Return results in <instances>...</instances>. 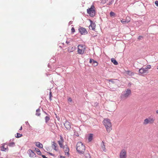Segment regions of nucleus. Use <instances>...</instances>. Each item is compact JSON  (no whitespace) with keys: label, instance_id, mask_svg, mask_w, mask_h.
Here are the masks:
<instances>
[{"label":"nucleus","instance_id":"1","mask_svg":"<svg viewBox=\"0 0 158 158\" xmlns=\"http://www.w3.org/2000/svg\"><path fill=\"white\" fill-rule=\"evenodd\" d=\"M151 68V66L150 65H147L145 67H143L139 69V73L140 75H147L149 73L148 69Z\"/></svg>","mask_w":158,"mask_h":158},{"label":"nucleus","instance_id":"2","mask_svg":"<svg viewBox=\"0 0 158 158\" xmlns=\"http://www.w3.org/2000/svg\"><path fill=\"white\" fill-rule=\"evenodd\" d=\"M76 150L79 153H83L85 150V146L81 142H79L76 145Z\"/></svg>","mask_w":158,"mask_h":158},{"label":"nucleus","instance_id":"3","mask_svg":"<svg viewBox=\"0 0 158 158\" xmlns=\"http://www.w3.org/2000/svg\"><path fill=\"white\" fill-rule=\"evenodd\" d=\"M103 122L107 131L109 132L112 130V125L110 120L108 119H105Z\"/></svg>","mask_w":158,"mask_h":158},{"label":"nucleus","instance_id":"4","mask_svg":"<svg viewBox=\"0 0 158 158\" xmlns=\"http://www.w3.org/2000/svg\"><path fill=\"white\" fill-rule=\"evenodd\" d=\"M87 12L91 17H94L95 14V7L92 5L90 8L87 9Z\"/></svg>","mask_w":158,"mask_h":158},{"label":"nucleus","instance_id":"5","mask_svg":"<svg viewBox=\"0 0 158 158\" xmlns=\"http://www.w3.org/2000/svg\"><path fill=\"white\" fill-rule=\"evenodd\" d=\"M86 48L85 46L83 45H79L77 47V52L79 54H82L84 53Z\"/></svg>","mask_w":158,"mask_h":158},{"label":"nucleus","instance_id":"6","mask_svg":"<svg viewBox=\"0 0 158 158\" xmlns=\"http://www.w3.org/2000/svg\"><path fill=\"white\" fill-rule=\"evenodd\" d=\"M155 119L149 117L145 119L143 122V124L146 125L148 124H152L154 123Z\"/></svg>","mask_w":158,"mask_h":158},{"label":"nucleus","instance_id":"7","mask_svg":"<svg viewBox=\"0 0 158 158\" xmlns=\"http://www.w3.org/2000/svg\"><path fill=\"white\" fill-rule=\"evenodd\" d=\"M119 158H126L127 157V152L125 149L122 150L119 153Z\"/></svg>","mask_w":158,"mask_h":158},{"label":"nucleus","instance_id":"8","mask_svg":"<svg viewBox=\"0 0 158 158\" xmlns=\"http://www.w3.org/2000/svg\"><path fill=\"white\" fill-rule=\"evenodd\" d=\"M78 30L81 35H85L88 33V31L86 29L82 27H80Z\"/></svg>","mask_w":158,"mask_h":158},{"label":"nucleus","instance_id":"9","mask_svg":"<svg viewBox=\"0 0 158 158\" xmlns=\"http://www.w3.org/2000/svg\"><path fill=\"white\" fill-rule=\"evenodd\" d=\"M62 148H63L64 151L65 153V155L69 156V149L68 146L67 145H65Z\"/></svg>","mask_w":158,"mask_h":158},{"label":"nucleus","instance_id":"10","mask_svg":"<svg viewBox=\"0 0 158 158\" xmlns=\"http://www.w3.org/2000/svg\"><path fill=\"white\" fill-rule=\"evenodd\" d=\"M89 21L90 22V24L89 26V28L90 30H94L96 27V24L91 20L89 19Z\"/></svg>","mask_w":158,"mask_h":158},{"label":"nucleus","instance_id":"11","mask_svg":"<svg viewBox=\"0 0 158 158\" xmlns=\"http://www.w3.org/2000/svg\"><path fill=\"white\" fill-rule=\"evenodd\" d=\"M131 93V90L130 89H127L124 92L123 96L125 98H127L130 96Z\"/></svg>","mask_w":158,"mask_h":158},{"label":"nucleus","instance_id":"12","mask_svg":"<svg viewBox=\"0 0 158 158\" xmlns=\"http://www.w3.org/2000/svg\"><path fill=\"white\" fill-rule=\"evenodd\" d=\"M65 128L67 130H69L71 128V123L69 122L66 121L64 124Z\"/></svg>","mask_w":158,"mask_h":158},{"label":"nucleus","instance_id":"13","mask_svg":"<svg viewBox=\"0 0 158 158\" xmlns=\"http://www.w3.org/2000/svg\"><path fill=\"white\" fill-rule=\"evenodd\" d=\"M130 21V18L128 17L127 16L126 18V19H123L121 21V23L123 24H126L128 23Z\"/></svg>","mask_w":158,"mask_h":158},{"label":"nucleus","instance_id":"14","mask_svg":"<svg viewBox=\"0 0 158 158\" xmlns=\"http://www.w3.org/2000/svg\"><path fill=\"white\" fill-rule=\"evenodd\" d=\"M64 139L62 137V136H60V140L58 141V143L60 145V147L61 148H63V143H64Z\"/></svg>","mask_w":158,"mask_h":158},{"label":"nucleus","instance_id":"15","mask_svg":"<svg viewBox=\"0 0 158 158\" xmlns=\"http://www.w3.org/2000/svg\"><path fill=\"white\" fill-rule=\"evenodd\" d=\"M28 154L29 155V156L30 157H35V154L34 152L32 151V150L31 149H29L28 151Z\"/></svg>","mask_w":158,"mask_h":158},{"label":"nucleus","instance_id":"16","mask_svg":"<svg viewBox=\"0 0 158 158\" xmlns=\"http://www.w3.org/2000/svg\"><path fill=\"white\" fill-rule=\"evenodd\" d=\"M35 145L39 148H43V144L39 142H37L35 143Z\"/></svg>","mask_w":158,"mask_h":158},{"label":"nucleus","instance_id":"17","mask_svg":"<svg viewBox=\"0 0 158 158\" xmlns=\"http://www.w3.org/2000/svg\"><path fill=\"white\" fill-rule=\"evenodd\" d=\"M57 144L54 142H53V144H52V147L55 150L57 151Z\"/></svg>","mask_w":158,"mask_h":158},{"label":"nucleus","instance_id":"18","mask_svg":"<svg viewBox=\"0 0 158 158\" xmlns=\"http://www.w3.org/2000/svg\"><path fill=\"white\" fill-rule=\"evenodd\" d=\"M93 134H90L89 135L88 137V140L89 141V142L91 141L93 139Z\"/></svg>","mask_w":158,"mask_h":158},{"label":"nucleus","instance_id":"19","mask_svg":"<svg viewBox=\"0 0 158 158\" xmlns=\"http://www.w3.org/2000/svg\"><path fill=\"white\" fill-rule=\"evenodd\" d=\"M83 158H91L90 154L89 153H85Z\"/></svg>","mask_w":158,"mask_h":158},{"label":"nucleus","instance_id":"20","mask_svg":"<svg viewBox=\"0 0 158 158\" xmlns=\"http://www.w3.org/2000/svg\"><path fill=\"white\" fill-rule=\"evenodd\" d=\"M111 61L113 62L114 64L115 65H117L118 64V62L114 58H112L111 59Z\"/></svg>","mask_w":158,"mask_h":158},{"label":"nucleus","instance_id":"21","mask_svg":"<svg viewBox=\"0 0 158 158\" xmlns=\"http://www.w3.org/2000/svg\"><path fill=\"white\" fill-rule=\"evenodd\" d=\"M74 51V48L73 47H70L68 48V51L69 52H71Z\"/></svg>","mask_w":158,"mask_h":158},{"label":"nucleus","instance_id":"22","mask_svg":"<svg viewBox=\"0 0 158 158\" xmlns=\"http://www.w3.org/2000/svg\"><path fill=\"white\" fill-rule=\"evenodd\" d=\"M35 150L36 151V153L39 155H41V152L40 150L39 149L37 148H35Z\"/></svg>","mask_w":158,"mask_h":158},{"label":"nucleus","instance_id":"23","mask_svg":"<svg viewBox=\"0 0 158 158\" xmlns=\"http://www.w3.org/2000/svg\"><path fill=\"white\" fill-rule=\"evenodd\" d=\"M6 148H5L4 147V145L2 144L1 147V150L3 151H6Z\"/></svg>","mask_w":158,"mask_h":158},{"label":"nucleus","instance_id":"24","mask_svg":"<svg viewBox=\"0 0 158 158\" xmlns=\"http://www.w3.org/2000/svg\"><path fill=\"white\" fill-rule=\"evenodd\" d=\"M110 17H115V14L113 12L111 11L110 13Z\"/></svg>","mask_w":158,"mask_h":158},{"label":"nucleus","instance_id":"25","mask_svg":"<svg viewBox=\"0 0 158 158\" xmlns=\"http://www.w3.org/2000/svg\"><path fill=\"white\" fill-rule=\"evenodd\" d=\"M102 143H103V145L102 146V148L103 151H105L106 150L105 146L104 144V143L103 141L102 142Z\"/></svg>","mask_w":158,"mask_h":158},{"label":"nucleus","instance_id":"26","mask_svg":"<svg viewBox=\"0 0 158 158\" xmlns=\"http://www.w3.org/2000/svg\"><path fill=\"white\" fill-rule=\"evenodd\" d=\"M40 110L39 109H37L36 110V115L39 116L40 115Z\"/></svg>","mask_w":158,"mask_h":158},{"label":"nucleus","instance_id":"27","mask_svg":"<svg viewBox=\"0 0 158 158\" xmlns=\"http://www.w3.org/2000/svg\"><path fill=\"white\" fill-rule=\"evenodd\" d=\"M22 134H19V133H17L16 134V135H15V136L16 137L18 138H19V137H22Z\"/></svg>","mask_w":158,"mask_h":158},{"label":"nucleus","instance_id":"28","mask_svg":"<svg viewBox=\"0 0 158 158\" xmlns=\"http://www.w3.org/2000/svg\"><path fill=\"white\" fill-rule=\"evenodd\" d=\"M98 63L95 61L94 60V61H93V63H92V64L95 66H97L98 65Z\"/></svg>","mask_w":158,"mask_h":158},{"label":"nucleus","instance_id":"29","mask_svg":"<svg viewBox=\"0 0 158 158\" xmlns=\"http://www.w3.org/2000/svg\"><path fill=\"white\" fill-rule=\"evenodd\" d=\"M45 120L46 122L47 123L50 120V118L48 116H46L45 117Z\"/></svg>","mask_w":158,"mask_h":158},{"label":"nucleus","instance_id":"30","mask_svg":"<svg viewBox=\"0 0 158 158\" xmlns=\"http://www.w3.org/2000/svg\"><path fill=\"white\" fill-rule=\"evenodd\" d=\"M117 80L116 79H111L109 80V81L110 82L112 83H114L115 82V81Z\"/></svg>","mask_w":158,"mask_h":158},{"label":"nucleus","instance_id":"31","mask_svg":"<svg viewBox=\"0 0 158 158\" xmlns=\"http://www.w3.org/2000/svg\"><path fill=\"white\" fill-rule=\"evenodd\" d=\"M52 97V92L50 91V94H49V99L50 101L51 100H52L51 98Z\"/></svg>","mask_w":158,"mask_h":158},{"label":"nucleus","instance_id":"32","mask_svg":"<svg viewBox=\"0 0 158 158\" xmlns=\"http://www.w3.org/2000/svg\"><path fill=\"white\" fill-rule=\"evenodd\" d=\"M108 0H102L101 3L102 4H104L106 3Z\"/></svg>","mask_w":158,"mask_h":158},{"label":"nucleus","instance_id":"33","mask_svg":"<svg viewBox=\"0 0 158 158\" xmlns=\"http://www.w3.org/2000/svg\"><path fill=\"white\" fill-rule=\"evenodd\" d=\"M71 31L72 33H74L75 32V30L74 27H72L71 29Z\"/></svg>","mask_w":158,"mask_h":158},{"label":"nucleus","instance_id":"34","mask_svg":"<svg viewBox=\"0 0 158 158\" xmlns=\"http://www.w3.org/2000/svg\"><path fill=\"white\" fill-rule=\"evenodd\" d=\"M15 145V143H10V144H9V146H14V145Z\"/></svg>","mask_w":158,"mask_h":158},{"label":"nucleus","instance_id":"35","mask_svg":"<svg viewBox=\"0 0 158 158\" xmlns=\"http://www.w3.org/2000/svg\"><path fill=\"white\" fill-rule=\"evenodd\" d=\"M69 102H72V99L71 98H69L68 99Z\"/></svg>","mask_w":158,"mask_h":158},{"label":"nucleus","instance_id":"36","mask_svg":"<svg viewBox=\"0 0 158 158\" xmlns=\"http://www.w3.org/2000/svg\"><path fill=\"white\" fill-rule=\"evenodd\" d=\"M93 61H94V60L92 59H90L89 60V62L91 63H93Z\"/></svg>","mask_w":158,"mask_h":158},{"label":"nucleus","instance_id":"37","mask_svg":"<svg viewBox=\"0 0 158 158\" xmlns=\"http://www.w3.org/2000/svg\"><path fill=\"white\" fill-rule=\"evenodd\" d=\"M155 4L156 5L158 6V1H156L155 2Z\"/></svg>","mask_w":158,"mask_h":158},{"label":"nucleus","instance_id":"38","mask_svg":"<svg viewBox=\"0 0 158 158\" xmlns=\"http://www.w3.org/2000/svg\"><path fill=\"white\" fill-rule=\"evenodd\" d=\"M42 156L43 158H47L45 155H42Z\"/></svg>","mask_w":158,"mask_h":158},{"label":"nucleus","instance_id":"39","mask_svg":"<svg viewBox=\"0 0 158 158\" xmlns=\"http://www.w3.org/2000/svg\"><path fill=\"white\" fill-rule=\"evenodd\" d=\"M142 37L141 36H139V37L138 39H141V38H142Z\"/></svg>","mask_w":158,"mask_h":158},{"label":"nucleus","instance_id":"40","mask_svg":"<svg viewBox=\"0 0 158 158\" xmlns=\"http://www.w3.org/2000/svg\"><path fill=\"white\" fill-rule=\"evenodd\" d=\"M59 158H65V157L64 156H60Z\"/></svg>","mask_w":158,"mask_h":158},{"label":"nucleus","instance_id":"41","mask_svg":"<svg viewBox=\"0 0 158 158\" xmlns=\"http://www.w3.org/2000/svg\"><path fill=\"white\" fill-rule=\"evenodd\" d=\"M19 130H20V131H21L22 130V126H21L20 128V129H19Z\"/></svg>","mask_w":158,"mask_h":158},{"label":"nucleus","instance_id":"42","mask_svg":"<svg viewBox=\"0 0 158 158\" xmlns=\"http://www.w3.org/2000/svg\"><path fill=\"white\" fill-rule=\"evenodd\" d=\"M156 112L157 114H158V110H157L156 111Z\"/></svg>","mask_w":158,"mask_h":158},{"label":"nucleus","instance_id":"43","mask_svg":"<svg viewBox=\"0 0 158 158\" xmlns=\"http://www.w3.org/2000/svg\"><path fill=\"white\" fill-rule=\"evenodd\" d=\"M157 69H158V66L157 67Z\"/></svg>","mask_w":158,"mask_h":158},{"label":"nucleus","instance_id":"44","mask_svg":"<svg viewBox=\"0 0 158 158\" xmlns=\"http://www.w3.org/2000/svg\"><path fill=\"white\" fill-rule=\"evenodd\" d=\"M50 155H52V154L51 153H50Z\"/></svg>","mask_w":158,"mask_h":158}]
</instances>
